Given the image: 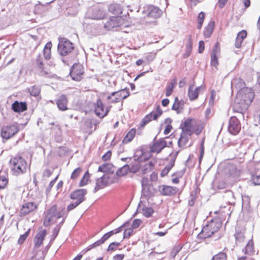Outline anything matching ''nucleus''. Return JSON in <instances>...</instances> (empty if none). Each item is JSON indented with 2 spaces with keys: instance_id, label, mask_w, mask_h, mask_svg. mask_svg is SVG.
<instances>
[{
  "instance_id": "393cba45",
  "label": "nucleus",
  "mask_w": 260,
  "mask_h": 260,
  "mask_svg": "<svg viewBox=\"0 0 260 260\" xmlns=\"http://www.w3.org/2000/svg\"><path fill=\"white\" fill-rule=\"evenodd\" d=\"M46 234L47 231L46 230H43L39 232L37 234L34 239L35 247L36 248H39L42 244Z\"/></svg>"
},
{
  "instance_id": "de8ad7c7",
  "label": "nucleus",
  "mask_w": 260,
  "mask_h": 260,
  "mask_svg": "<svg viewBox=\"0 0 260 260\" xmlns=\"http://www.w3.org/2000/svg\"><path fill=\"white\" fill-rule=\"evenodd\" d=\"M102 244H103L102 240L99 239V240L96 241L94 243H92V244L89 245L86 248V251H88L92 249L93 248H95L96 247L99 246L101 245Z\"/></svg>"
},
{
  "instance_id": "a18cd8bd",
  "label": "nucleus",
  "mask_w": 260,
  "mask_h": 260,
  "mask_svg": "<svg viewBox=\"0 0 260 260\" xmlns=\"http://www.w3.org/2000/svg\"><path fill=\"white\" fill-rule=\"evenodd\" d=\"M115 230H112L110 232L105 234L101 238V240L103 242V243H104L109 238H110L112 236H113L114 234H116V233H115Z\"/></svg>"
},
{
  "instance_id": "ddd939ff",
  "label": "nucleus",
  "mask_w": 260,
  "mask_h": 260,
  "mask_svg": "<svg viewBox=\"0 0 260 260\" xmlns=\"http://www.w3.org/2000/svg\"><path fill=\"white\" fill-rule=\"evenodd\" d=\"M128 6L127 7V9H128ZM109 11L114 14V15H119L122 14H126V17L129 16V14L128 11H130L132 12L133 10L131 9H125L122 7V6L118 4L114 3L110 4L108 7Z\"/></svg>"
},
{
  "instance_id": "a19ab883",
  "label": "nucleus",
  "mask_w": 260,
  "mask_h": 260,
  "mask_svg": "<svg viewBox=\"0 0 260 260\" xmlns=\"http://www.w3.org/2000/svg\"><path fill=\"white\" fill-rule=\"evenodd\" d=\"M143 215L146 217H150L154 213V210L151 207H144L142 209Z\"/></svg>"
},
{
  "instance_id": "c756f323",
  "label": "nucleus",
  "mask_w": 260,
  "mask_h": 260,
  "mask_svg": "<svg viewBox=\"0 0 260 260\" xmlns=\"http://www.w3.org/2000/svg\"><path fill=\"white\" fill-rule=\"evenodd\" d=\"M51 47L52 43L50 42H48L44 47L43 54H41L45 60H47L50 58Z\"/></svg>"
},
{
  "instance_id": "58836bf2",
  "label": "nucleus",
  "mask_w": 260,
  "mask_h": 260,
  "mask_svg": "<svg viewBox=\"0 0 260 260\" xmlns=\"http://www.w3.org/2000/svg\"><path fill=\"white\" fill-rule=\"evenodd\" d=\"M28 92L31 96H38L41 91L40 87L39 86L34 85L27 88Z\"/></svg>"
},
{
  "instance_id": "cd10ccee",
  "label": "nucleus",
  "mask_w": 260,
  "mask_h": 260,
  "mask_svg": "<svg viewBox=\"0 0 260 260\" xmlns=\"http://www.w3.org/2000/svg\"><path fill=\"white\" fill-rule=\"evenodd\" d=\"M179 151L176 152L174 157L170 160V161L166 166L165 168L161 171L160 176L161 177H164L168 174L170 170L172 169V168L174 166L175 161L176 157L178 154Z\"/></svg>"
},
{
  "instance_id": "1a4fd4ad",
  "label": "nucleus",
  "mask_w": 260,
  "mask_h": 260,
  "mask_svg": "<svg viewBox=\"0 0 260 260\" xmlns=\"http://www.w3.org/2000/svg\"><path fill=\"white\" fill-rule=\"evenodd\" d=\"M19 131L17 124H13L3 126L1 130V136L3 139H9L14 136Z\"/></svg>"
},
{
  "instance_id": "f257e3e1",
  "label": "nucleus",
  "mask_w": 260,
  "mask_h": 260,
  "mask_svg": "<svg viewBox=\"0 0 260 260\" xmlns=\"http://www.w3.org/2000/svg\"><path fill=\"white\" fill-rule=\"evenodd\" d=\"M11 169L15 175L25 173L27 169V162L21 156H17L10 160Z\"/></svg>"
},
{
  "instance_id": "f03ea898",
  "label": "nucleus",
  "mask_w": 260,
  "mask_h": 260,
  "mask_svg": "<svg viewBox=\"0 0 260 260\" xmlns=\"http://www.w3.org/2000/svg\"><path fill=\"white\" fill-rule=\"evenodd\" d=\"M57 207L56 205H53L48 209L45 213V219L43 224L45 226L49 225L51 222L53 221L54 218L58 219L61 217L65 216V218L67 216V213L64 208H63L60 211H57Z\"/></svg>"
},
{
  "instance_id": "c03bdc74",
  "label": "nucleus",
  "mask_w": 260,
  "mask_h": 260,
  "mask_svg": "<svg viewBox=\"0 0 260 260\" xmlns=\"http://www.w3.org/2000/svg\"><path fill=\"white\" fill-rule=\"evenodd\" d=\"M152 118L153 120H156L162 113V111L160 109V106H157L155 112H152Z\"/></svg>"
},
{
  "instance_id": "13d9d810",
  "label": "nucleus",
  "mask_w": 260,
  "mask_h": 260,
  "mask_svg": "<svg viewBox=\"0 0 260 260\" xmlns=\"http://www.w3.org/2000/svg\"><path fill=\"white\" fill-rule=\"evenodd\" d=\"M133 233L132 228H128L124 230L123 233V239L129 238Z\"/></svg>"
},
{
  "instance_id": "2eb2a0df",
  "label": "nucleus",
  "mask_w": 260,
  "mask_h": 260,
  "mask_svg": "<svg viewBox=\"0 0 260 260\" xmlns=\"http://www.w3.org/2000/svg\"><path fill=\"white\" fill-rule=\"evenodd\" d=\"M134 159L131 161V163L128 164L129 168V172L132 173H136L138 172L141 167V162H143L145 159L143 155L139 157H134Z\"/></svg>"
},
{
  "instance_id": "20e7f679",
  "label": "nucleus",
  "mask_w": 260,
  "mask_h": 260,
  "mask_svg": "<svg viewBox=\"0 0 260 260\" xmlns=\"http://www.w3.org/2000/svg\"><path fill=\"white\" fill-rule=\"evenodd\" d=\"M74 48L73 44L69 40L62 38L59 40L57 50L61 56H72V51Z\"/></svg>"
},
{
  "instance_id": "aec40b11",
  "label": "nucleus",
  "mask_w": 260,
  "mask_h": 260,
  "mask_svg": "<svg viewBox=\"0 0 260 260\" xmlns=\"http://www.w3.org/2000/svg\"><path fill=\"white\" fill-rule=\"evenodd\" d=\"M192 119L188 118L184 122L181 124L180 128L182 132L187 134L188 135H192L194 133V131L191 124Z\"/></svg>"
},
{
  "instance_id": "09e8293b",
  "label": "nucleus",
  "mask_w": 260,
  "mask_h": 260,
  "mask_svg": "<svg viewBox=\"0 0 260 260\" xmlns=\"http://www.w3.org/2000/svg\"><path fill=\"white\" fill-rule=\"evenodd\" d=\"M250 181L254 185H260V175H253Z\"/></svg>"
},
{
  "instance_id": "9d476101",
  "label": "nucleus",
  "mask_w": 260,
  "mask_h": 260,
  "mask_svg": "<svg viewBox=\"0 0 260 260\" xmlns=\"http://www.w3.org/2000/svg\"><path fill=\"white\" fill-rule=\"evenodd\" d=\"M236 96L242 99L244 102L249 100L250 105L254 98V92L252 89L250 88L243 87L238 91Z\"/></svg>"
},
{
  "instance_id": "72a5a7b5",
  "label": "nucleus",
  "mask_w": 260,
  "mask_h": 260,
  "mask_svg": "<svg viewBox=\"0 0 260 260\" xmlns=\"http://www.w3.org/2000/svg\"><path fill=\"white\" fill-rule=\"evenodd\" d=\"M184 102L183 101H179L177 97L175 98L174 103L172 106V109L176 111L177 113H180L181 112L179 110L180 108L182 109Z\"/></svg>"
},
{
  "instance_id": "412c9836",
  "label": "nucleus",
  "mask_w": 260,
  "mask_h": 260,
  "mask_svg": "<svg viewBox=\"0 0 260 260\" xmlns=\"http://www.w3.org/2000/svg\"><path fill=\"white\" fill-rule=\"evenodd\" d=\"M37 208V205L33 202H28L24 204L21 208L20 213L25 216L33 211Z\"/></svg>"
},
{
  "instance_id": "3c124183",
  "label": "nucleus",
  "mask_w": 260,
  "mask_h": 260,
  "mask_svg": "<svg viewBox=\"0 0 260 260\" xmlns=\"http://www.w3.org/2000/svg\"><path fill=\"white\" fill-rule=\"evenodd\" d=\"M8 183V180L5 176H3L0 178V189L5 188Z\"/></svg>"
},
{
  "instance_id": "b1692460",
  "label": "nucleus",
  "mask_w": 260,
  "mask_h": 260,
  "mask_svg": "<svg viewBox=\"0 0 260 260\" xmlns=\"http://www.w3.org/2000/svg\"><path fill=\"white\" fill-rule=\"evenodd\" d=\"M194 85H190L188 88V95L190 101H193L197 99L199 96V91L201 89H204V87L203 86H200L193 90V87Z\"/></svg>"
},
{
  "instance_id": "bf43d9fd",
  "label": "nucleus",
  "mask_w": 260,
  "mask_h": 260,
  "mask_svg": "<svg viewBox=\"0 0 260 260\" xmlns=\"http://www.w3.org/2000/svg\"><path fill=\"white\" fill-rule=\"evenodd\" d=\"M79 205H80V204H78V203H77V202L71 203L67 206V212H69L71 211V210L74 209Z\"/></svg>"
},
{
  "instance_id": "6ab92c4d",
  "label": "nucleus",
  "mask_w": 260,
  "mask_h": 260,
  "mask_svg": "<svg viewBox=\"0 0 260 260\" xmlns=\"http://www.w3.org/2000/svg\"><path fill=\"white\" fill-rule=\"evenodd\" d=\"M167 144L168 142L164 139H160L152 145L150 150L152 152L159 153L165 147L167 146Z\"/></svg>"
},
{
  "instance_id": "864d4df0",
  "label": "nucleus",
  "mask_w": 260,
  "mask_h": 260,
  "mask_svg": "<svg viewBox=\"0 0 260 260\" xmlns=\"http://www.w3.org/2000/svg\"><path fill=\"white\" fill-rule=\"evenodd\" d=\"M60 229V226L59 225H57L55 228L54 229L52 233V237L51 238L50 241H52L55 240V239L56 238L57 235H58V233L59 232Z\"/></svg>"
},
{
  "instance_id": "5fc2aeb1",
  "label": "nucleus",
  "mask_w": 260,
  "mask_h": 260,
  "mask_svg": "<svg viewBox=\"0 0 260 260\" xmlns=\"http://www.w3.org/2000/svg\"><path fill=\"white\" fill-rule=\"evenodd\" d=\"M220 52V44L219 42H216L214 46L211 54L218 55Z\"/></svg>"
},
{
  "instance_id": "6e6d98bb",
  "label": "nucleus",
  "mask_w": 260,
  "mask_h": 260,
  "mask_svg": "<svg viewBox=\"0 0 260 260\" xmlns=\"http://www.w3.org/2000/svg\"><path fill=\"white\" fill-rule=\"evenodd\" d=\"M30 232V229L28 230L23 235H21L18 240V243L19 244H22L23 242L26 240V238L28 236V235Z\"/></svg>"
},
{
  "instance_id": "c9c22d12",
  "label": "nucleus",
  "mask_w": 260,
  "mask_h": 260,
  "mask_svg": "<svg viewBox=\"0 0 260 260\" xmlns=\"http://www.w3.org/2000/svg\"><path fill=\"white\" fill-rule=\"evenodd\" d=\"M128 172H129L128 164H125L119 168L117 171L116 174L118 176H123L125 175Z\"/></svg>"
},
{
  "instance_id": "69168bd1",
  "label": "nucleus",
  "mask_w": 260,
  "mask_h": 260,
  "mask_svg": "<svg viewBox=\"0 0 260 260\" xmlns=\"http://www.w3.org/2000/svg\"><path fill=\"white\" fill-rule=\"evenodd\" d=\"M185 48H188V49L189 48L191 49H192V41L191 36H188V41L186 44Z\"/></svg>"
},
{
  "instance_id": "4be33fe9",
  "label": "nucleus",
  "mask_w": 260,
  "mask_h": 260,
  "mask_svg": "<svg viewBox=\"0 0 260 260\" xmlns=\"http://www.w3.org/2000/svg\"><path fill=\"white\" fill-rule=\"evenodd\" d=\"M148 11L147 16L154 19L160 17L162 13L160 9L154 6H149L148 8Z\"/></svg>"
},
{
  "instance_id": "5701e85b",
  "label": "nucleus",
  "mask_w": 260,
  "mask_h": 260,
  "mask_svg": "<svg viewBox=\"0 0 260 260\" xmlns=\"http://www.w3.org/2000/svg\"><path fill=\"white\" fill-rule=\"evenodd\" d=\"M27 109L26 102L15 101L12 105V109L17 113H21L26 111Z\"/></svg>"
},
{
  "instance_id": "473e14b6",
  "label": "nucleus",
  "mask_w": 260,
  "mask_h": 260,
  "mask_svg": "<svg viewBox=\"0 0 260 260\" xmlns=\"http://www.w3.org/2000/svg\"><path fill=\"white\" fill-rule=\"evenodd\" d=\"M215 22L214 21H210L208 25L205 27L204 31V36L206 38H210L213 32Z\"/></svg>"
},
{
  "instance_id": "052dcab7",
  "label": "nucleus",
  "mask_w": 260,
  "mask_h": 260,
  "mask_svg": "<svg viewBox=\"0 0 260 260\" xmlns=\"http://www.w3.org/2000/svg\"><path fill=\"white\" fill-rule=\"evenodd\" d=\"M142 223V221L140 219H135L132 223V229H137L138 228L140 224Z\"/></svg>"
},
{
  "instance_id": "338daca9",
  "label": "nucleus",
  "mask_w": 260,
  "mask_h": 260,
  "mask_svg": "<svg viewBox=\"0 0 260 260\" xmlns=\"http://www.w3.org/2000/svg\"><path fill=\"white\" fill-rule=\"evenodd\" d=\"M205 49L204 42L203 41H200L199 43L198 52L202 53Z\"/></svg>"
},
{
  "instance_id": "37998d69",
  "label": "nucleus",
  "mask_w": 260,
  "mask_h": 260,
  "mask_svg": "<svg viewBox=\"0 0 260 260\" xmlns=\"http://www.w3.org/2000/svg\"><path fill=\"white\" fill-rule=\"evenodd\" d=\"M152 118L153 120H156L162 113V111L160 109V106H157L155 112H152Z\"/></svg>"
},
{
  "instance_id": "e2e57ef3",
  "label": "nucleus",
  "mask_w": 260,
  "mask_h": 260,
  "mask_svg": "<svg viewBox=\"0 0 260 260\" xmlns=\"http://www.w3.org/2000/svg\"><path fill=\"white\" fill-rule=\"evenodd\" d=\"M246 36H247L246 31L243 30L238 34L237 37L238 38L240 39V40H242V41H243V40L246 37Z\"/></svg>"
},
{
  "instance_id": "4d7b16f0",
  "label": "nucleus",
  "mask_w": 260,
  "mask_h": 260,
  "mask_svg": "<svg viewBox=\"0 0 260 260\" xmlns=\"http://www.w3.org/2000/svg\"><path fill=\"white\" fill-rule=\"evenodd\" d=\"M82 172V169L80 168H77L74 170L71 175V179H75L77 178Z\"/></svg>"
},
{
  "instance_id": "dca6fc26",
  "label": "nucleus",
  "mask_w": 260,
  "mask_h": 260,
  "mask_svg": "<svg viewBox=\"0 0 260 260\" xmlns=\"http://www.w3.org/2000/svg\"><path fill=\"white\" fill-rule=\"evenodd\" d=\"M83 73V68L80 64L74 65L70 72L72 79L75 81H80Z\"/></svg>"
},
{
  "instance_id": "9b49d317",
  "label": "nucleus",
  "mask_w": 260,
  "mask_h": 260,
  "mask_svg": "<svg viewBox=\"0 0 260 260\" xmlns=\"http://www.w3.org/2000/svg\"><path fill=\"white\" fill-rule=\"evenodd\" d=\"M95 113L100 118L107 116L110 111L111 106L108 107L105 110V106L101 99H98L94 106Z\"/></svg>"
},
{
  "instance_id": "0eeeda50",
  "label": "nucleus",
  "mask_w": 260,
  "mask_h": 260,
  "mask_svg": "<svg viewBox=\"0 0 260 260\" xmlns=\"http://www.w3.org/2000/svg\"><path fill=\"white\" fill-rule=\"evenodd\" d=\"M129 95V92L127 89L114 91L107 97V102L108 104L116 103L119 102L121 100H124L127 98Z\"/></svg>"
},
{
  "instance_id": "ea45409f",
  "label": "nucleus",
  "mask_w": 260,
  "mask_h": 260,
  "mask_svg": "<svg viewBox=\"0 0 260 260\" xmlns=\"http://www.w3.org/2000/svg\"><path fill=\"white\" fill-rule=\"evenodd\" d=\"M205 17V14L203 12H201L198 17V25H197V28L199 29H200L203 25L204 20Z\"/></svg>"
},
{
  "instance_id": "4c0bfd02",
  "label": "nucleus",
  "mask_w": 260,
  "mask_h": 260,
  "mask_svg": "<svg viewBox=\"0 0 260 260\" xmlns=\"http://www.w3.org/2000/svg\"><path fill=\"white\" fill-rule=\"evenodd\" d=\"M223 197L226 200H227V202L230 204H232L233 203H234V195L231 190L226 191L225 192L224 195L223 196Z\"/></svg>"
},
{
  "instance_id": "49530a36",
  "label": "nucleus",
  "mask_w": 260,
  "mask_h": 260,
  "mask_svg": "<svg viewBox=\"0 0 260 260\" xmlns=\"http://www.w3.org/2000/svg\"><path fill=\"white\" fill-rule=\"evenodd\" d=\"M120 245V243L113 242L111 243L109 246L107 248V251H113L117 249V247Z\"/></svg>"
},
{
  "instance_id": "a878e982",
  "label": "nucleus",
  "mask_w": 260,
  "mask_h": 260,
  "mask_svg": "<svg viewBox=\"0 0 260 260\" xmlns=\"http://www.w3.org/2000/svg\"><path fill=\"white\" fill-rule=\"evenodd\" d=\"M211 229L212 227L210 226L209 224L204 226L202 231L198 234V238L206 239L211 237L213 234V232L211 231Z\"/></svg>"
},
{
  "instance_id": "bb28decb",
  "label": "nucleus",
  "mask_w": 260,
  "mask_h": 260,
  "mask_svg": "<svg viewBox=\"0 0 260 260\" xmlns=\"http://www.w3.org/2000/svg\"><path fill=\"white\" fill-rule=\"evenodd\" d=\"M56 103L60 110L65 111L68 109V100L66 95H60L57 99H56Z\"/></svg>"
},
{
  "instance_id": "603ef678",
  "label": "nucleus",
  "mask_w": 260,
  "mask_h": 260,
  "mask_svg": "<svg viewBox=\"0 0 260 260\" xmlns=\"http://www.w3.org/2000/svg\"><path fill=\"white\" fill-rule=\"evenodd\" d=\"M218 64V55L211 54V65L217 67Z\"/></svg>"
},
{
  "instance_id": "680f3d73",
  "label": "nucleus",
  "mask_w": 260,
  "mask_h": 260,
  "mask_svg": "<svg viewBox=\"0 0 260 260\" xmlns=\"http://www.w3.org/2000/svg\"><path fill=\"white\" fill-rule=\"evenodd\" d=\"M174 88V87L172 86V85H170L169 84L167 85L166 92V96H169L171 95L173 92Z\"/></svg>"
},
{
  "instance_id": "4468645a",
  "label": "nucleus",
  "mask_w": 260,
  "mask_h": 260,
  "mask_svg": "<svg viewBox=\"0 0 260 260\" xmlns=\"http://www.w3.org/2000/svg\"><path fill=\"white\" fill-rule=\"evenodd\" d=\"M87 191L85 189H79L75 190L70 194V197L73 200H76L78 204L82 203L85 200V196Z\"/></svg>"
},
{
  "instance_id": "f3484780",
  "label": "nucleus",
  "mask_w": 260,
  "mask_h": 260,
  "mask_svg": "<svg viewBox=\"0 0 260 260\" xmlns=\"http://www.w3.org/2000/svg\"><path fill=\"white\" fill-rule=\"evenodd\" d=\"M109 179V175L108 174H104L101 177L97 179L94 192H96L98 190L106 187L108 184Z\"/></svg>"
},
{
  "instance_id": "8fccbe9b",
  "label": "nucleus",
  "mask_w": 260,
  "mask_h": 260,
  "mask_svg": "<svg viewBox=\"0 0 260 260\" xmlns=\"http://www.w3.org/2000/svg\"><path fill=\"white\" fill-rule=\"evenodd\" d=\"M235 236L236 240L240 242L243 241L245 239L244 233L242 231L237 232Z\"/></svg>"
},
{
  "instance_id": "7ed1b4c3",
  "label": "nucleus",
  "mask_w": 260,
  "mask_h": 260,
  "mask_svg": "<svg viewBox=\"0 0 260 260\" xmlns=\"http://www.w3.org/2000/svg\"><path fill=\"white\" fill-rule=\"evenodd\" d=\"M44 59L41 54H39L34 63L35 69L40 76L51 78L52 77V74L45 67L44 63Z\"/></svg>"
},
{
  "instance_id": "f8f14e48",
  "label": "nucleus",
  "mask_w": 260,
  "mask_h": 260,
  "mask_svg": "<svg viewBox=\"0 0 260 260\" xmlns=\"http://www.w3.org/2000/svg\"><path fill=\"white\" fill-rule=\"evenodd\" d=\"M241 129V124L236 116H232L229 120L228 131L232 135H236Z\"/></svg>"
},
{
  "instance_id": "7c9ffc66",
  "label": "nucleus",
  "mask_w": 260,
  "mask_h": 260,
  "mask_svg": "<svg viewBox=\"0 0 260 260\" xmlns=\"http://www.w3.org/2000/svg\"><path fill=\"white\" fill-rule=\"evenodd\" d=\"M209 225L212 227L211 231L213 232L214 234L221 228L222 222L219 219H214L209 223Z\"/></svg>"
},
{
  "instance_id": "2f4dec72",
  "label": "nucleus",
  "mask_w": 260,
  "mask_h": 260,
  "mask_svg": "<svg viewBox=\"0 0 260 260\" xmlns=\"http://www.w3.org/2000/svg\"><path fill=\"white\" fill-rule=\"evenodd\" d=\"M191 135H188L185 133L182 132L178 141V145L179 147H182L184 146L187 143L189 140V138Z\"/></svg>"
},
{
  "instance_id": "c85d7f7f",
  "label": "nucleus",
  "mask_w": 260,
  "mask_h": 260,
  "mask_svg": "<svg viewBox=\"0 0 260 260\" xmlns=\"http://www.w3.org/2000/svg\"><path fill=\"white\" fill-rule=\"evenodd\" d=\"M243 252L245 254L252 255L254 254V243L252 240H250L247 243L246 246L243 249Z\"/></svg>"
},
{
  "instance_id": "0e129e2a",
  "label": "nucleus",
  "mask_w": 260,
  "mask_h": 260,
  "mask_svg": "<svg viewBox=\"0 0 260 260\" xmlns=\"http://www.w3.org/2000/svg\"><path fill=\"white\" fill-rule=\"evenodd\" d=\"M204 153V140H203L202 143H201V145H200V157H199L200 161H201L202 158L203 157Z\"/></svg>"
},
{
  "instance_id": "a211bd4d",
  "label": "nucleus",
  "mask_w": 260,
  "mask_h": 260,
  "mask_svg": "<svg viewBox=\"0 0 260 260\" xmlns=\"http://www.w3.org/2000/svg\"><path fill=\"white\" fill-rule=\"evenodd\" d=\"M159 191L161 194L166 196H171L175 194L178 189L176 187L168 185H161L159 186Z\"/></svg>"
},
{
  "instance_id": "e433bc0d",
  "label": "nucleus",
  "mask_w": 260,
  "mask_h": 260,
  "mask_svg": "<svg viewBox=\"0 0 260 260\" xmlns=\"http://www.w3.org/2000/svg\"><path fill=\"white\" fill-rule=\"evenodd\" d=\"M112 167L113 166L111 164L104 163V164L99 166L98 168V171L106 173L111 171Z\"/></svg>"
},
{
  "instance_id": "39448f33",
  "label": "nucleus",
  "mask_w": 260,
  "mask_h": 260,
  "mask_svg": "<svg viewBox=\"0 0 260 260\" xmlns=\"http://www.w3.org/2000/svg\"><path fill=\"white\" fill-rule=\"evenodd\" d=\"M105 16L103 9L99 5H96L90 7L87 11L85 17L93 20L103 19Z\"/></svg>"
},
{
  "instance_id": "423d86ee",
  "label": "nucleus",
  "mask_w": 260,
  "mask_h": 260,
  "mask_svg": "<svg viewBox=\"0 0 260 260\" xmlns=\"http://www.w3.org/2000/svg\"><path fill=\"white\" fill-rule=\"evenodd\" d=\"M124 20H126V14H125L120 17H111L104 24V28L108 30H117Z\"/></svg>"
},
{
  "instance_id": "79ce46f5",
  "label": "nucleus",
  "mask_w": 260,
  "mask_h": 260,
  "mask_svg": "<svg viewBox=\"0 0 260 260\" xmlns=\"http://www.w3.org/2000/svg\"><path fill=\"white\" fill-rule=\"evenodd\" d=\"M212 260H227V255L225 252H220L212 257Z\"/></svg>"
},
{
  "instance_id": "6e6552de",
  "label": "nucleus",
  "mask_w": 260,
  "mask_h": 260,
  "mask_svg": "<svg viewBox=\"0 0 260 260\" xmlns=\"http://www.w3.org/2000/svg\"><path fill=\"white\" fill-rule=\"evenodd\" d=\"M249 100L244 102L242 99L236 96L232 107L234 112L240 113L243 116L244 112L247 109L249 106Z\"/></svg>"
},
{
  "instance_id": "774afa93",
  "label": "nucleus",
  "mask_w": 260,
  "mask_h": 260,
  "mask_svg": "<svg viewBox=\"0 0 260 260\" xmlns=\"http://www.w3.org/2000/svg\"><path fill=\"white\" fill-rule=\"evenodd\" d=\"M111 151H108L104 155L102 156V159L104 161H106L109 160L111 157Z\"/></svg>"
},
{
  "instance_id": "f704fd0d",
  "label": "nucleus",
  "mask_w": 260,
  "mask_h": 260,
  "mask_svg": "<svg viewBox=\"0 0 260 260\" xmlns=\"http://www.w3.org/2000/svg\"><path fill=\"white\" fill-rule=\"evenodd\" d=\"M136 134V130L135 128H132L126 134L124 138L123 142L124 143H129L134 139Z\"/></svg>"
}]
</instances>
